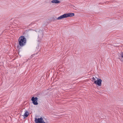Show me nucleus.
<instances>
[{"label": "nucleus", "mask_w": 123, "mask_h": 123, "mask_svg": "<svg viewBox=\"0 0 123 123\" xmlns=\"http://www.w3.org/2000/svg\"><path fill=\"white\" fill-rule=\"evenodd\" d=\"M18 43H19V45L20 47H23L24 46L25 44L26 43V39L24 36H21L18 39Z\"/></svg>", "instance_id": "f257e3e1"}, {"label": "nucleus", "mask_w": 123, "mask_h": 123, "mask_svg": "<svg viewBox=\"0 0 123 123\" xmlns=\"http://www.w3.org/2000/svg\"><path fill=\"white\" fill-rule=\"evenodd\" d=\"M74 15V13H65L58 17L57 18H56V20H60L62 18H67L69 17H73Z\"/></svg>", "instance_id": "f03ea898"}, {"label": "nucleus", "mask_w": 123, "mask_h": 123, "mask_svg": "<svg viewBox=\"0 0 123 123\" xmlns=\"http://www.w3.org/2000/svg\"><path fill=\"white\" fill-rule=\"evenodd\" d=\"M97 80H96L95 78L93 77L92 78V81L94 82V83L98 85V86H101V82L102 80L101 79H98V78H97Z\"/></svg>", "instance_id": "7ed1b4c3"}, {"label": "nucleus", "mask_w": 123, "mask_h": 123, "mask_svg": "<svg viewBox=\"0 0 123 123\" xmlns=\"http://www.w3.org/2000/svg\"><path fill=\"white\" fill-rule=\"evenodd\" d=\"M35 121L36 123H45L43 118L41 117L38 119L36 118Z\"/></svg>", "instance_id": "20e7f679"}, {"label": "nucleus", "mask_w": 123, "mask_h": 123, "mask_svg": "<svg viewBox=\"0 0 123 123\" xmlns=\"http://www.w3.org/2000/svg\"><path fill=\"white\" fill-rule=\"evenodd\" d=\"M37 99L38 98L37 97L34 98V97H33L31 98V100L34 105H37L38 104V103L37 102Z\"/></svg>", "instance_id": "39448f33"}, {"label": "nucleus", "mask_w": 123, "mask_h": 123, "mask_svg": "<svg viewBox=\"0 0 123 123\" xmlns=\"http://www.w3.org/2000/svg\"><path fill=\"white\" fill-rule=\"evenodd\" d=\"M43 33H40L39 34L38 36V38H39V40H38V42H40L41 39L43 38Z\"/></svg>", "instance_id": "423d86ee"}, {"label": "nucleus", "mask_w": 123, "mask_h": 123, "mask_svg": "<svg viewBox=\"0 0 123 123\" xmlns=\"http://www.w3.org/2000/svg\"><path fill=\"white\" fill-rule=\"evenodd\" d=\"M51 2L53 3H55L57 4L60 3V2L59 0H52Z\"/></svg>", "instance_id": "0eeeda50"}, {"label": "nucleus", "mask_w": 123, "mask_h": 123, "mask_svg": "<svg viewBox=\"0 0 123 123\" xmlns=\"http://www.w3.org/2000/svg\"><path fill=\"white\" fill-rule=\"evenodd\" d=\"M29 115V113L27 111H26L24 113V116L26 117H27Z\"/></svg>", "instance_id": "6e6552de"}, {"label": "nucleus", "mask_w": 123, "mask_h": 123, "mask_svg": "<svg viewBox=\"0 0 123 123\" xmlns=\"http://www.w3.org/2000/svg\"><path fill=\"white\" fill-rule=\"evenodd\" d=\"M121 57L123 58V52L122 53L120 54Z\"/></svg>", "instance_id": "1a4fd4ad"}, {"label": "nucleus", "mask_w": 123, "mask_h": 123, "mask_svg": "<svg viewBox=\"0 0 123 123\" xmlns=\"http://www.w3.org/2000/svg\"><path fill=\"white\" fill-rule=\"evenodd\" d=\"M104 2V3H103V4H104V3H108L107 2Z\"/></svg>", "instance_id": "9d476101"}]
</instances>
